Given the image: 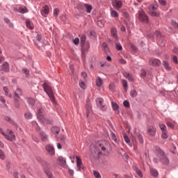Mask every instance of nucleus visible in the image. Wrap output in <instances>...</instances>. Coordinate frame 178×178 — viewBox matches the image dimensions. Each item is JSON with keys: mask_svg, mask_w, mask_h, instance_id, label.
Segmentation results:
<instances>
[{"mask_svg": "<svg viewBox=\"0 0 178 178\" xmlns=\"http://www.w3.org/2000/svg\"><path fill=\"white\" fill-rule=\"evenodd\" d=\"M154 151L158 154V157L163 165L169 164V159L166 156V154H165L163 150H161V147L155 146Z\"/></svg>", "mask_w": 178, "mask_h": 178, "instance_id": "1", "label": "nucleus"}, {"mask_svg": "<svg viewBox=\"0 0 178 178\" xmlns=\"http://www.w3.org/2000/svg\"><path fill=\"white\" fill-rule=\"evenodd\" d=\"M44 92L47 94L49 98H50L51 102L54 104L55 102V97H54V91L52 90V88L49 86V83L44 82L42 85Z\"/></svg>", "mask_w": 178, "mask_h": 178, "instance_id": "2", "label": "nucleus"}, {"mask_svg": "<svg viewBox=\"0 0 178 178\" xmlns=\"http://www.w3.org/2000/svg\"><path fill=\"white\" fill-rule=\"evenodd\" d=\"M108 142L106 140L99 142L97 145V148L98 149L95 152L94 156H98V155H102V152H105L106 151V146H107Z\"/></svg>", "mask_w": 178, "mask_h": 178, "instance_id": "3", "label": "nucleus"}, {"mask_svg": "<svg viewBox=\"0 0 178 178\" xmlns=\"http://www.w3.org/2000/svg\"><path fill=\"white\" fill-rule=\"evenodd\" d=\"M138 18L140 22L145 23V24H148V23H149V18L148 17V15H145V12L143 10L138 11Z\"/></svg>", "mask_w": 178, "mask_h": 178, "instance_id": "4", "label": "nucleus"}, {"mask_svg": "<svg viewBox=\"0 0 178 178\" xmlns=\"http://www.w3.org/2000/svg\"><path fill=\"white\" fill-rule=\"evenodd\" d=\"M158 9V7L154 4H151L149 6V14L150 16H153V17H159V12L156 11Z\"/></svg>", "mask_w": 178, "mask_h": 178, "instance_id": "5", "label": "nucleus"}, {"mask_svg": "<svg viewBox=\"0 0 178 178\" xmlns=\"http://www.w3.org/2000/svg\"><path fill=\"white\" fill-rule=\"evenodd\" d=\"M76 170L77 172H83V170H86V167L83 165L81 159L79 156H76Z\"/></svg>", "mask_w": 178, "mask_h": 178, "instance_id": "6", "label": "nucleus"}, {"mask_svg": "<svg viewBox=\"0 0 178 178\" xmlns=\"http://www.w3.org/2000/svg\"><path fill=\"white\" fill-rule=\"evenodd\" d=\"M95 101L98 108H99L101 111H103L105 112L106 111V106H104V99L101 97H98L96 99Z\"/></svg>", "mask_w": 178, "mask_h": 178, "instance_id": "7", "label": "nucleus"}, {"mask_svg": "<svg viewBox=\"0 0 178 178\" xmlns=\"http://www.w3.org/2000/svg\"><path fill=\"white\" fill-rule=\"evenodd\" d=\"M112 5L115 9L119 10V9H121L122 6H123V2H122L121 0H113Z\"/></svg>", "mask_w": 178, "mask_h": 178, "instance_id": "8", "label": "nucleus"}, {"mask_svg": "<svg viewBox=\"0 0 178 178\" xmlns=\"http://www.w3.org/2000/svg\"><path fill=\"white\" fill-rule=\"evenodd\" d=\"M45 148L46 151L48 152V154H49V155H51V156H53V155H55V147H54V145L49 144L46 145Z\"/></svg>", "mask_w": 178, "mask_h": 178, "instance_id": "9", "label": "nucleus"}, {"mask_svg": "<svg viewBox=\"0 0 178 178\" xmlns=\"http://www.w3.org/2000/svg\"><path fill=\"white\" fill-rule=\"evenodd\" d=\"M153 37H156V38L159 39V42H161V47H165V40H163V39L162 38V35H161V32L156 31Z\"/></svg>", "mask_w": 178, "mask_h": 178, "instance_id": "10", "label": "nucleus"}, {"mask_svg": "<svg viewBox=\"0 0 178 178\" xmlns=\"http://www.w3.org/2000/svg\"><path fill=\"white\" fill-rule=\"evenodd\" d=\"M8 132L9 135L6 134L5 138H6V140H8V141H13V140L16 138L15 134H13V131L10 129H8Z\"/></svg>", "mask_w": 178, "mask_h": 178, "instance_id": "11", "label": "nucleus"}, {"mask_svg": "<svg viewBox=\"0 0 178 178\" xmlns=\"http://www.w3.org/2000/svg\"><path fill=\"white\" fill-rule=\"evenodd\" d=\"M149 63L152 66H160L161 65V60L157 58H152L149 60Z\"/></svg>", "mask_w": 178, "mask_h": 178, "instance_id": "12", "label": "nucleus"}, {"mask_svg": "<svg viewBox=\"0 0 178 178\" xmlns=\"http://www.w3.org/2000/svg\"><path fill=\"white\" fill-rule=\"evenodd\" d=\"M44 110L42 108H38L37 109V118L38 120H42L44 119V114H43Z\"/></svg>", "mask_w": 178, "mask_h": 178, "instance_id": "13", "label": "nucleus"}, {"mask_svg": "<svg viewBox=\"0 0 178 178\" xmlns=\"http://www.w3.org/2000/svg\"><path fill=\"white\" fill-rule=\"evenodd\" d=\"M14 99H20V97L23 95V91L20 88H17L14 92Z\"/></svg>", "mask_w": 178, "mask_h": 178, "instance_id": "14", "label": "nucleus"}, {"mask_svg": "<svg viewBox=\"0 0 178 178\" xmlns=\"http://www.w3.org/2000/svg\"><path fill=\"white\" fill-rule=\"evenodd\" d=\"M147 133L149 136L154 137L155 136V134H156V129H155L154 127H149L147 128Z\"/></svg>", "mask_w": 178, "mask_h": 178, "instance_id": "15", "label": "nucleus"}, {"mask_svg": "<svg viewBox=\"0 0 178 178\" xmlns=\"http://www.w3.org/2000/svg\"><path fill=\"white\" fill-rule=\"evenodd\" d=\"M4 120H6V122H8V123H10L11 124H13V126H14V127H15V129H17V127H19V125L17 124V123L15 122V121L13 120H12V118H10V117H9V116L5 117Z\"/></svg>", "mask_w": 178, "mask_h": 178, "instance_id": "16", "label": "nucleus"}, {"mask_svg": "<svg viewBox=\"0 0 178 178\" xmlns=\"http://www.w3.org/2000/svg\"><path fill=\"white\" fill-rule=\"evenodd\" d=\"M0 70L2 72H9V63L8 62H5L0 67Z\"/></svg>", "mask_w": 178, "mask_h": 178, "instance_id": "17", "label": "nucleus"}, {"mask_svg": "<svg viewBox=\"0 0 178 178\" xmlns=\"http://www.w3.org/2000/svg\"><path fill=\"white\" fill-rule=\"evenodd\" d=\"M49 13V7L44 6L41 10L42 16H47Z\"/></svg>", "mask_w": 178, "mask_h": 178, "instance_id": "18", "label": "nucleus"}, {"mask_svg": "<svg viewBox=\"0 0 178 178\" xmlns=\"http://www.w3.org/2000/svg\"><path fill=\"white\" fill-rule=\"evenodd\" d=\"M111 37H113V38H115V40H118V29L115 27H113L111 29Z\"/></svg>", "mask_w": 178, "mask_h": 178, "instance_id": "19", "label": "nucleus"}, {"mask_svg": "<svg viewBox=\"0 0 178 178\" xmlns=\"http://www.w3.org/2000/svg\"><path fill=\"white\" fill-rule=\"evenodd\" d=\"M123 76L125 79H127L129 81H134V79L133 78V75L129 72H123Z\"/></svg>", "mask_w": 178, "mask_h": 178, "instance_id": "20", "label": "nucleus"}, {"mask_svg": "<svg viewBox=\"0 0 178 178\" xmlns=\"http://www.w3.org/2000/svg\"><path fill=\"white\" fill-rule=\"evenodd\" d=\"M51 130L53 134H54L55 136H58V134H59V131H60V128L58 127H53Z\"/></svg>", "mask_w": 178, "mask_h": 178, "instance_id": "21", "label": "nucleus"}, {"mask_svg": "<svg viewBox=\"0 0 178 178\" xmlns=\"http://www.w3.org/2000/svg\"><path fill=\"white\" fill-rule=\"evenodd\" d=\"M40 137L42 141H48V135H47V134H45V132L41 131L40 132Z\"/></svg>", "mask_w": 178, "mask_h": 178, "instance_id": "22", "label": "nucleus"}, {"mask_svg": "<svg viewBox=\"0 0 178 178\" xmlns=\"http://www.w3.org/2000/svg\"><path fill=\"white\" fill-rule=\"evenodd\" d=\"M24 117L27 120H30V119H33V114L30 111H26L24 114Z\"/></svg>", "mask_w": 178, "mask_h": 178, "instance_id": "23", "label": "nucleus"}, {"mask_svg": "<svg viewBox=\"0 0 178 178\" xmlns=\"http://www.w3.org/2000/svg\"><path fill=\"white\" fill-rule=\"evenodd\" d=\"M40 122H42L43 123V124H52V123H54V121L47 119L44 117H43L42 120H40Z\"/></svg>", "mask_w": 178, "mask_h": 178, "instance_id": "24", "label": "nucleus"}, {"mask_svg": "<svg viewBox=\"0 0 178 178\" xmlns=\"http://www.w3.org/2000/svg\"><path fill=\"white\" fill-rule=\"evenodd\" d=\"M163 66L165 69V70H168V72H170V70H172V67L169 66V63H168V61L164 60L163 62Z\"/></svg>", "mask_w": 178, "mask_h": 178, "instance_id": "25", "label": "nucleus"}, {"mask_svg": "<svg viewBox=\"0 0 178 178\" xmlns=\"http://www.w3.org/2000/svg\"><path fill=\"white\" fill-rule=\"evenodd\" d=\"M102 48L103 50L104 51L105 54H106L108 55V54H109L110 50H109V47H108V44H106V42H104L102 44Z\"/></svg>", "mask_w": 178, "mask_h": 178, "instance_id": "26", "label": "nucleus"}, {"mask_svg": "<svg viewBox=\"0 0 178 178\" xmlns=\"http://www.w3.org/2000/svg\"><path fill=\"white\" fill-rule=\"evenodd\" d=\"M26 26L27 29H29L30 30H33V29H34V25H33V23L31 22L29 19L26 21Z\"/></svg>", "mask_w": 178, "mask_h": 178, "instance_id": "27", "label": "nucleus"}, {"mask_svg": "<svg viewBox=\"0 0 178 178\" xmlns=\"http://www.w3.org/2000/svg\"><path fill=\"white\" fill-rule=\"evenodd\" d=\"M84 6L86 9V13H91V10H92V6H91L88 3H84Z\"/></svg>", "mask_w": 178, "mask_h": 178, "instance_id": "28", "label": "nucleus"}, {"mask_svg": "<svg viewBox=\"0 0 178 178\" xmlns=\"http://www.w3.org/2000/svg\"><path fill=\"white\" fill-rule=\"evenodd\" d=\"M58 161L60 162V166L65 168L66 166V159L63 157H59Z\"/></svg>", "mask_w": 178, "mask_h": 178, "instance_id": "29", "label": "nucleus"}, {"mask_svg": "<svg viewBox=\"0 0 178 178\" xmlns=\"http://www.w3.org/2000/svg\"><path fill=\"white\" fill-rule=\"evenodd\" d=\"M104 82L102 81V79H101L99 76H97L96 79V86L97 87H101Z\"/></svg>", "mask_w": 178, "mask_h": 178, "instance_id": "30", "label": "nucleus"}, {"mask_svg": "<svg viewBox=\"0 0 178 178\" xmlns=\"http://www.w3.org/2000/svg\"><path fill=\"white\" fill-rule=\"evenodd\" d=\"M3 90L5 92V95H6V97H8L9 98H12V94L9 93V89H8V87L4 86L3 88Z\"/></svg>", "mask_w": 178, "mask_h": 178, "instance_id": "31", "label": "nucleus"}, {"mask_svg": "<svg viewBox=\"0 0 178 178\" xmlns=\"http://www.w3.org/2000/svg\"><path fill=\"white\" fill-rule=\"evenodd\" d=\"M86 38L84 35H81V42H80V44H81V47H84V45H86Z\"/></svg>", "mask_w": 178, "mask_h": 178, "instance_id": "32", "label": "nucleus"}, {"mask_svg": "<svg viewBox=\"0 0 178 178\" xmlns=\"http://www.w3.org/2000/svg\"><path fill=\"white\" fill-rule=\"evenodd\" d=\"M122 83L124 91H127V88H129V85L127 84V81L126 79H122Z\"/></svg>", "mask_w": 178, "mask_h": 178, "instance_id": "33", "label": "nucleus"}, {"mask_svg": "<svg viewBox=\"0 0 178 178\" xmlns=\"http://www.w3.org/2000/svg\"><path fill=\"white\" fill-rule=\"evenodd\" d=\"M150 174L152 176H154V177H157L159 175L158 171L154 168H150Z\"/></svg>", "mask_w": 178, "mask_h": 178, "instance_id": "34", "label": "nucleus"}, {"mask_svg": "<svg viewBox=\"0 0 178 178\" xmlns=\"http://www.w3.org/2000/svg\"><path fill=\"white\" fill-rule=\"evenodd\" d=\"M19 99H14V105L17 109L20 108V102Z\"/></svg>", "mask_w": 178, "mask_h": 178, "instance_id": "35", "label": "nucleus"}, {"mask_svg": "<svg viewBox=\"0 0 178 178\" xmlns=\"http://www.w3.org/2000/svg\"><path fill=\"white\" fill-rule=\"evenodd\" d=\"M27 102L29 104V105H31L32 106H34L35 105V100L33 98H27Z\"/></svg>", "mask_w": 178, "mask_h": 178, "instance_id": "36", "label": "nucleus"}, {"mask_svg": "<svg viewBox=\"0 0 178 178\" xmlns=\"http://www.w3.org/2000/svg\"><path fill=\"white\" fill-rule=\"evenodd\" d=\"M111 106L113 111H118V109H119V105L115 102H111Z\"/></svg>", "mask_w": 178, "mask_h": 178, "instance_id": "37", "label": "nucleus"}, {"mask_svg": "<svg viewBox=\"0 0 178 178\" xmlns=\"http://www.w3.org/2000/svg\"><path fill=\"white\" fill-rule=\"evenodd\" d=\"M111 15L112 16V17H119V13L115 10H112L111 11Z\"/></svg>", "mask_w": 178, "mask_h": 178, "instance_id": "38", "label": "nucleus"}, {"mask_svg": "<svg viewBox=\"0 0 178 178\" xmlns=\"http://www.w3.org/2000/svg\"><path fill=\"white\" fill-rule=\"evenodd\" d=\"M84 3H80L76 6V9H78V10H84Z\"/></svg>", "mask_w": 178, "mask_h": 178, "instance_id": "39", "label": "nucleus"}, {"mask_svg": "<svg viewBox=\"0 0 178 178\" xmlns=\"http://www.w3.org/2000/svg\"><path fill=\"white\" fill-rule=\"evenodd\" d=\"M137 91H136V90H132L130 92V97H131V98H136V97H137Z\"/></svg>", "mask_w": 178, "mask_h": 178, "instance_id": "40", "label": "nucleus"}, {"mask_svg": "<svg viewBox=\"0 0 178 178\" xmlns=\"http://www.w3.org/2000/svg\"><path fill=\"white\" fill-rule=\"evenodd\" d=\"M27 12H29V10H27V8H26V7L19 8V13H27Z\"/></svg>", "mask_w": 178, "mask_h": 178, "instance_id": "41", "label": "nucleus"}, {"mask_svg": "<svg viewBox=\"0 0 178 178\" xmlns=\"http://www.w3.org/2000/svg\"><path fill=\"white\" fill-rule=\"evenodd\" d=\"M136 136L138 137L140 144L144 143V139L143 138V135H141L140 134H136Z\"/></svg>", "mask_w": 178, "mask_h": 178, "instance_id": "42", "label": "nucleus"}, {"mask_svg": "<svg viewBox=\"0 0 178 178\" xmlns=\"http://www.w3.org/2000/svg\"><path fill=\"white\" fill-rule=\"evenodd\" d=\"M159 126L161 130V131H168V130L166 129V125H165L164 124H159Z\"/></svg>", "mask_w": 178, "mask_h": 178, "instance_id": "43", "label": "nucleus"}, {"mask_svg": "<svg viewBox=\"0 0 178 178\" xmlns=\"http://www.w3.org/2000/svg\"><path fill=\"white\" fill-rule=\"evenodd\" d=\"M22 73H24L26 74V77H29V74H30V71L27 68H24L22 70Z\"/></svg>", "mask_w": 178, "mask_h": 178, "instance_id": "44", "label": "nucleus"}, {"mask_svg": "<svg viewBox=\"0 0 178 178\" xmlns=\"http://www.w3.org/2000/svg\"><path fill=\"white\" fill-rule=\"evenodd\" d=\"M79 84L81 88H82V90H86V83H84L83 81H82L81 80H79Z\"/></svg>", "mask_w": 178, "mask_h": 178, "instance_id": "45", "label": "nucleus"}, {"mask_svg": "<svg viewBox=\"0 0 178 178\" xmlns=\"http://www.w3.org/2000/svg\"><path fill=\"white\" fill-rule=\"evenodd\" d=\"M136 172L137 173L138 175H139V177L143 178V172H141L140 169H138V168H136L135 169Z\"/></svg>", "mask_w": 178, "mask_h": 178, "instance_id": "46", "label": "nucleus"}, {"mask_svg": "<svg viewBox=\"0 0 178 178\" xmlns=\"http://www.w3.org/2000/svg\"><path fill=\"white\" fill-rule=\"evenodd\" d=\"M161 137L164 140H166V138H168V137H169V136L168 135V131H162Z\"/></svg>", "mask_w": 178, "mask_h": 178, "instance_id": "47", "label": "nucleus"}, {"mask_svg": "<svg viewBox=\"0 0 178 178\" xmlns=\"http://www.w3.org/2000/svg\"><path fill=\"white\" fill-rule=\"evenodd\" d=\"M91 111V106L90 104L86 105V115L88 117L90 115V111Z\"/></svg>", "mask_w": 178, "mask_h": 178, "instance_id": "48", "label": "nucleus"}, {"mask_svg": "<svg viewBox=\"0 0 178 178\" xmlns=\"http://www.w3.org/2000/svg\"><path fill=\"white\" fill-rule=\"evenodd\" d=\"M123 137L125 143H127V144H130V138H129V136H127V135L126 134H124Z\"/></svg>", "mask_w": 178, "mask_h": 178, "instance_id": "49", "label": "nucleus"}, {"mask_svg": "<svg viewBox=\"0 0 178 178\" xmlns=\"http://www.w3.org/2000/svg\"><path fill=\"white\" fill-rule=\"evenodd\" d=\"M123 105L125 108H130V103L127 100L123 102Z\"/></svg>", "mask_w": 178, "mask_h": 178, "instance_id": "50", "label": "nucleus"}, {"mask_svg": "<svg viewBox=\"0 0 178 178\" xmlns=\"http://www.w3.org/2000/svg\"><path fill=\"white\" fill-rule=\"evenodd\" d=\"M93 175L96 178H101V174L98 171H93Z\"/></svg>", "mask_w": 178, "mask_h": 178, "instance_id": "51", "label": "nucleus"}, {"mask_svg": "<svg viewBox=\"0 0 178 178\" xmlns=\"http://www.w3.org/2000/svg\"><path fill=\"white\" fill-rule=\"evenodd\" d=\"M58 15H59V9L55 8L54 10V16H55V17H58Z\"/></svg>", "mask_w": 178, "mask_h": 178, "instance_id": "52", "label": "nucleus"}, {"mask_svg": "<svg viewBox=\"0 0 178 178\" xmlns=\"http://www.w3.org/2000/svg\"><path fill=\"white\" fill-rule=\"evenodd\" d=\"M115 48L117 51H122L123 49V47H122V44H116Z\"/></svg>", "mask_w": 178, "mask_h": 178, "instance_id": "53", "label": "nucleus"}, {"mask_svg": "<svg viewBox=\"0 0 178 178\" xmlns=\"http://www.w3.org/2000/svg\"><path fill=\"white\" fill-rule=\"evenodd\" d=\"M166 124L168 127H170V129H175V124L173 123L167 122Z\"/></svg>", "mask_w": 178, "mask_h": 178, "instance_id": "54", "label": "nucleus"}, {"mask_svg": "<svg viewBox=\"0 0 178 178\" xmlns=\"http://www.w3.org/2000/svg\"><path fill=\"white\" fill-rule=\"evenodd\" d=\"M73 42L75 45H79V44L80 43V40L79 39V38H75L73 40Z\"/></svg>", "mask_w": 178, "mask_h": 178, "instance_id": "55", "label": "nucleus"}, {"mask_svg": "<svg viewBox=\"0 0 178 178\" xmlns=\"http://www.w3.org/2000/svg\"><path fill=\"white\" fill-rule=\"evenodd\" d=\"M109 90H111V91H113V90H115V83H111L109 84Z\"/></svg>", "mask_w": 178, "mask_h": 178, "instance_id": "56", "label": "nucleus"}, {"mask_svg": "<svg viewBox=\"0 0 178 178\" xmlns=\"http://www.w3.org/2000/svg\"><path fill=\"white\" fill-rule=\"evenodd\" d=\"M159 3L162 6H166V1L165 0H159Z\"/></svg>", "mask_w": 178, "mask_h": 178, "instance_id": "57", "label": "nucleus"}, {"mask_svg": "<svg viewBox=\"0 0 178 178\" xmlns=\"http://www.w3.org/2000/svg\"><path fill=\"white\" fill-rule=\"evenodd\" d=\"M140 76L141 77H145V76H147V72L144 70H141Z\"/></svg>", "mask_w": 178, "mask_h": 178, "instance_id": "58", "label": "nucleus"}, {"mask_svg": "<svg viewBox=\"0 0 178 178\" xmlns=\"http://www.w3.org/2000/svg\"><path fill=\"white\" fill-rule=\"evenodd\" d=\"M0 159H5V154L1 149H0Z\"/></svg>", "mask_w": 178, "mask_h": 178, "instance_id": "59", "label": "nucleus"}, {"mask_svg": "<svg viewBox=\"0 0 178 178\" xmlns=\"http://www.w3.org/2000/svg\"><path fill=\"white\" fill-rule=\"evenodd\" d=\"M172 59L174 63H176V64L177 65V63H178V61H177V56H172Z\"/></svg>", "mask_w": 178, "mask_h": 178, "instance_id": "60", "label": "nucleus"}, {"mask_svg": "<svg viewBox=\"0 0 178 178\" xmlns=\"http://www.w3.org/2000/svg\"><path fill=\"white\" fill-rule=\"evenodd\" d=\"M111 138H112V140H113V141H117V140H118L116 138V135L113 132L111 133Z\"/></svg>", "mask_w": 178, "mask_h": 178, "instance_id": "61", "label": "nucleus"}, {"mask_svg": "<svg viewBox=\"0 0 178 178\" xmlns=\"http://www.w3.org/2000/svg\"><path fill=\"white\" fill-rule=\"evenodd\" d=\"M172 24L175 29H178V23L176 21H172Z\"/></svg>", "mask_w": 178, "mask_h": 178, "instance_id": "62", "label": "nucleus"}, {"mask_svg": "<svg viewBox=\"0 0 178 178\" xmlns=\"http://www.w3.org/2000/svg\"><path fill=\"white\" fill-rule=\"evenodd\" d=\"M60 140L63 141V143H65V140H66V136H65L64 135H61L60 136Z\"/></svg>", "mask_w": 178, "mask_h": 178, "instance_id": "63", "label": "nucleus"}, {"mask_svg": "<svg viewBox=\"0 0 178 178\" xmlns=\"http://www.w3.org/2000/svg\"><path fill=\"white\" fill-rule=\"evenodd\" d=\"M68 173H69V175H70L71 176H73V175H74V170H73L69 168V169H68Z\"/></svg>", "mask_w": 178, "mask_h": 178, "instance_id": "64", "label": "nucleus"}]
</instances>
